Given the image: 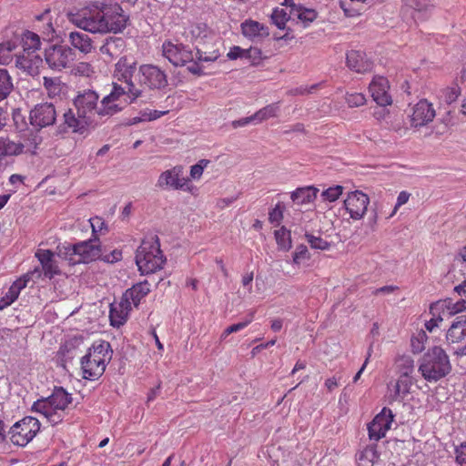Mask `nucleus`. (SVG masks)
<instances>
[{"instance_id":"57","label":"nucleus","mask_w":466,"mask_h":466,"mask_svg":"<svg viewBox=\"0 0 466 466\" xmlns=\"http://www.w3.org/2000/svg\"><path fill=\"white\" fill-rule=\"evenodd\" d=\"M435 316L431 314L432 318L425 323V328L430 332H431L434 328L438 327L439 322L442 321V318L440 316V311H435Z\"/></svg>"},{"instance_id":"11","label":"nucleus","mask_w":466,"mask_h":466,"mask_svg":"<svg viewBox=\"0 0 466 466\" xmlns=\"http://www.w3.org/2000/svg\"><path fill=\"white\" fill-rule=\"evenodd\" d=\"M392 420L393 414L391 410L383 408L372 421L368 424L370 440L378 441L383 438L390 430Z\"/></svg>"},{"instance_id":"35","label":"nucleus","mask_w":466,"mask_h":466,"mask_svg":"<svg viewBox=\"0 0 466 466\" xmlns=\"http://www.w3.org/2000/svg\"><path fill=\"white\" fill-rule=\"evenodd\" d=\"M15 48L16 45L12 41L0 44V65H8L13 61Z\"/></svg>"},{"instance_id":"47","label":"nucleus","mask_w":466,"mask_h":466,"mask_svg":"<svg viewBox=\"0 0 466 466\" xmlns=\"http://www.w3.org/2000/svg\"><path fill=\"white\" fill-rule=\"evenodd\" d=\"M461 94V87L454 84L451 86L447 87L443 91L444 100L448 104H451L452 102L456 101Z\"/></svg>"},{"instance_id":"48","label":"nucleus","mask_w":466,"mask_h":466,"mask_svg":"<svg viewBox=\"0 0 466 466\" xmlns=\"http://www.w3.org/2000/svg\"><path fill=\"white\" fill-rule=\"evenodd\" d=\"M125 85H126L125 86H121L117 84H114L111 93L107 96L116 100H119L122 96L127 95V97L128 99H130V97L128 96V92H127V84H125ZM124 104H131V103H130V100H128V101L126 100Z\"/></svg>"},{"instance_id":"5","label":"nucleus","mask_w":466,"mask_h":466,"mask_svg":"<svg viewBox=\"0 0 466 466\" xmlns=\"http://www.w3.org/2000/svg\"><path fill=\"white\" fill-rule=\"evenodd\" d=\"M419 370L427 381L436 382L451 372V364L445 350L434 346L422 356Z\"/></svg>"},{"instance_id":"17","label":"nucleus","mask_w":466,"mask_h":466,"mask_svg":"<svg viewBox=\"0 0 466 466\" xmlns=\"http://www.w3.org/2000/svg\"><path fill=\"white\" fill-rule=\"evenodd\" d=\"M435 116V110L427 100L419 101L412 108L410 124L414 127H420L431 122Z\"/></svg>"},{"instance_id":"24","label":"nucleus","mask_w":466,"mask_h":466,"mask_svg":"<svg viewBox=\"0 0 466 466\" xmlns=\"http://www.w3.org/2000/svg\"><path fill=\"white\" fill-rule=\"evenodd\" d=\"M318 192L319 189L312 186L299 187L291 193V199L298 205L312 203L316 199Z\"/></svg>"},{"instance_id":"23","label":"nucleus","mask_w":466,"mask_h":466,"mask_svg":"<svg viewBox=\"0 0 466 466\" xmlns=\"http://www.w3.org/2000/svg\"><path fill=\"white\" fill-rule=\"evenodd\" d=\"M70 45L84 55L91 53L94 49L93 41L86 33L72 31L68 35Z\"/></svg>"},{"instance_id":"9","label":"nucleus","mask_w":466,"mask_h":466,"mask_svg":"<svg viewBox=\"0 0 466 466\" xmlns=\"http://www.w3.org/2000/svg\"><path fill=\"white\" fill-rule=\"evenodd\" d=\"M57 117V112L53 103H40L35 105L29 113L30 124L36 128L53 126Z\"/></svg>"},{"instance_id":"18","label":"nucleus","mask_w":466,"mask_h":466,"mask_svg":"<svg viewBox=\"0 0 466 466\" xmlns=\"http://www.w3.org/2000/svg\"><path fill=\"white\" fill-rule=\"evenodd\" d=\"M35 257L41 264L44 271V278L49 279L56 275L61 274L57 261L55 259V253L49 249H38L35 252Z\"/></svg>"},{"instance_id":"20","label":"nucleus","mask_w":466,"mask_h":466,"mask_svg":"<svg viewBox=\"0 0 466 466\" xmlns=\"http://www.w3.org/2000/svg\"><path fill=\"white\" fill-rule=\"evenodd\" d=\"M346 60L348 67L357 73L370 72L373 66V63L361 51L351 50L348 52Z\"/></svg>"},{"instance_id":"15","label":"nucleus","mask_w":466,"mask_h":466,"mask_svg":"<svg viewBox=\"0 0 466 466\" xmlns=\"http://www.w3.org/2000/svg\"><path fill=\"white\" fill-rule=\"evenodd\" d=\"M84 357L87 359L91 358L94 362H97V371L101 369H106V364L112 358V350L109 342L104 340L96 341L88 349L87 353Z\"/></svg>"},{"instance_id":"32","label":"nucleus","mask_w":466,"mask_h":466,"mask_svg":"<svg viewBox=\"0 0 466 466\" xmlns=\"http://www.w3.org/2000/svg\"><path fill=\"white\" fill-rule=\"evenodd\" d=\"M279 102L273 103L257 111L253 115V118H255L256 123H260L266 119L276 116L278 112L279 111Z\"/></svg>"},{"instance_id":"27","label":"nucleus","mask_w":466,"mask_h":466,"mask_svg":"<svg viewBox=\"0 0 466 466\" xmlns=\"http://www.w3.org/2000/svg\"><path fill=\"white\" fill-rule=\"evenodd\" d=\"M126 104H122L119 100L111 98L106 96L100 102L99 106V116L100 120L104 116H111L117 112L121 111Z\"/></svg>"},{"instance_id":"6","label":"nucleus","mask_w":466,"mask_h":466,"mask_svg":"<svg viewBox=\"0 0 466 466\" xmlns=\"http://www.w3.org/2000/svg\"><path fill=\"white\" fill-rule=\"evenodd\" d=\"M165 261L157 236L144 239L137 249L136 263L142 275L156 272L162 268Z\"/></svg>"},{"instance_id":"51","label":"nucleus","mask_w":466,"mask_h":466,"mask_svg":"<svg viewBox=\"0 0 466 466\" xmlns=\"http://www.w3.org/2000/svg\"><path fill=\"white\" fill-rule=\"evenodd\" d=\"M44 276V271H43V268H34L33 270L27 272L26 274H25L22 278H20L21 279H26V283L29 281V280H33L34 282H35L36 280L42 279V277Z\"/></svg>"},{"instance_id":"60","label":"nucleus","mask_w":466,"mask_h":466,"mask_svg":"<svg viewBox=\"0 0 466 466\" xmlns=\"http://www.w3.org/2000/svg\"><path fill=\"white\" fill-rule=\"evenodd\" d=\"M41 142L42 137L38 134H31V137L27 138V143L25 147H27L29 150L35 149Z\"/></svg>"},{"instance_id":"22","label":"nucleus","mask_w":466,"mask_h":466,"mask_svg":"<svg viewBox=\"0 0 466 466\" xmlns=\"http://www.w3.org/2000/svg\"><path fill=\"white\" fill-rule=\"evenodd\" d=\"M466 339V315L458 316L449 328L446 339L449 343H459Z\"/></svg>"},{"instance_id":"29","label":"nucleus","mask_w":466,"mask_h":466,"mask_svg":"<svg viewBox=\"0 0 466 466\" xmlns=\"http://www.w3.org/2000/svg\"><path fill=\"white\" fill-rule=\"evenodd\" d=\"M97 362H94L91 358H81V369L83 371V378L86 380H96L100 378L105 372L106 369H101L99 371L96 370Z\"/></svg>"},{"instance_id":"19","label":"nucleus","mask_w":466,"mask_h":466,"mask_svg":"<svg viewBox=\"0 0 466 466\" xmlns=\"http://www.w3.org/2000/svg\"><path fill=\"white\" fill-rule=\"evenodd\" d=\"M42 64V57L36 54L23 53L22 55L15 56V66L29 76L38 75Z\"/></svg>"},{"instance_id":"34","label":"nucleus","mask_w":466,"mask_h":466,"mask_svg":"<svg viewBox=\"0 0 466 466\" xmlns=\"http://www.w3.org/2000/svg\"><path fill=\"white\" fill-rule=\"evenodd\" d=\"M128 315L127 314V311H123L116 304H111L110 306V312H109V319L110 323L113 327L119 328L120 326L124 325L127 319Z\"/></svg>"},{"instance_id":"16","label":"nucleus","mask_w":466,"mask_h":466,"mask_svg":"<svg viewBox=\"0 0 466 466\" xmlns=\"http://www.w3.org/2000/svg\"><path fill=\"white\" fill-rule=\"evenodd\" d=\"M389 81L383 76H375L370 84L369 89L373 100L380 106H386L392 103L389 95Z\"/></svg>"},{"instance_id":"26","label":"nucleus","mask_w":466,"mask_h":466,"mask_svg":"<svg viewBox=\"0 0 466 466\" xmlns=\"http://www.w3.org/2000/svg\"><path fill=\"white\" fill-rule=\"evenodd\" d=\"M25 145L20 142L11 140L9 137H0V159L6 157L20 155L23 152Z\"/></svg>"},{"instance_id":"4","label":"nucleus","mask_w":466,"mask_h":466,"mask_svg":"<svg viewBox=\"0 0 466 466\" xmlns=\"http://www.w3.org/2000/svg\"><path fill=\"white\" fill-rule=\"evenodd\" d=\"M101 246L98 238L79 241L75 244L57 246L56 255L74 266L89 263L101 258Z\"/></svg>"},{"instance_id":"8","label":"nucleus","mask_w":466,"mask_h":466,"mask_svg":"<svg viewBox=\"0 0 466 466\" xmlns=\"http://www.w3.org/2000/svg\"><path fill=\"white\" fill-rule=\"evenodd\" d=\"M76 58V54L68 46L52 45L45 50V61L54 71L68 68Z\"/></svg>"},{"instance_id":"37","label":"nucleus","mask_w":466,"mask_h":466,"mask_svg":"<svg viewBox=\"0 0 466 466\" xmlns=\"http://www.w3.org/2000/svg\"><path fill=\"white\" fill-rule=\"evenodd\" d=\"M396 363L400 375L410 376L414 370V360L410 356L400 357Z\"/></svg>"},{"instance_id":"42","label":"nucleus","mask_w":466,"mask_h":466,"mask_svg":"<svg viewBox=\"0 0 466 466\" xmlns=\"http://www.w3.org/2000/svg\"><path fill=\"white\" fill-rule=\"evenodd\" d=\"M292 15H289L285 10L276 8L274 9L271 19L273 24L279 29H284L286 23L289 21Z\"/></svg>"},{"instance_id":"43","label":"nucleus","mask_w":466,"mask_h":466,"mask_svg":"<svg viewBox=\"0 0 466 466\" xmlns=\"http://www.w3.org/2000/svg\"><path fill=\"white\" fill-rule=\"evenodd\" d=\"M305 238L309 244L310 245V247L315 249L326 250L330 246V244L328 241L324 240L320 237H315L311 234L307 233L305 235Z\"/></svg>"},{"instance_id":"10","label":"nucleus","mask_w":466,"mask_h":466,"mask_svg":"<svg viewBox=\"0 0 466 466\" xmlns=\"http://www.w3.org/2000/svg\"><path fill=\"white\" fill-rule=\"evenodd\" d=\"M183 167L175 166L162 172L157 181V187L162 189L187 190L189 179L183 176Z\"/></svg>"},{"instance_id":"55","label":"nucleus","mask_w":466,"mask_h":466,"mask_svg":"<svg viewBox=\"0 0 466 466\" xmlns=\"http://www.w3.org/2000/svg\"><path fill=\"white\" fill-rule=\"evenodd\" d=\"M283 218V211L279 205H277L270 212L268 219L271 223L279 224Z\"/></svg>"},{"instance_id":"58","label":"nucleus","mask_w":466,"mask_h":466,"mask_svg":"<svg viewBox=\"0 0 466 466\" xmlns=\"http://www.w3.org/2000/svg\"><path fill=\"white\" fill-rule=\"evenodd\" d=\"M189 65L187 66V69L188 72L195 76H201L203 74L202 66L199 65V61L196 58V56H193L192 62H188Z\"/></svg>"},{"instance_id":"36","label":"nucleus","mask_w":466,"mask_h":466,"mask_svg":"<svg viewBox=\"0 0 466 466\" xmlns=\"http://www.w3.org/2000/svg\"><path fill=\"white\" fill-rule=\"evenodd\" d=\"M35 412H39L43 414L47 420L52 423L53 425H56L59 422H61L64 419V411L62 410H56V409H51V408H46L45 410H33Z\"/></svg>"},{"instance_id":"50","label":"nucleus","mask_w":466,"mask_h":466,"mask_svg":"<svg viewBox=\"0 0 466 466\" xmlns=\"http://www.w3.org/2000/svg\"><path fill=\"white\" fill-rule=\"evenodd\" d=\"M122 258V252L118 249H114L109 254L103 255L101 252V258L99 259L106 263H114L119 261Z\"/></svg>"},{"instance_id":"49","label":"nucleus","mask_w":466,"mask_h":466,"mask_svg":"<svg viewBox=\"0 0 466 466\" xmlns=\"http://www.w3.org/2000/svg\"><path fill=\"white\" fill-rule=\"evenodd\" d=\"M347 104L350 107L363 106L366 103V97L361 93L349 94L346 97Z\"/></svg>"},{"instance_id":"30","label":"nucleus","mask_w":466,"mask_h":466,"mask_svg":"<svg viewBox=\"0 0 466 466\" xmlns=\"http://www.w3.org/2000/svg\"><path fill=\"white\" fill-rule=\"evenodd\" d=\"M23 53L35 54L40 49L41 41L37 34L26 31L22 36Z\"/></svg>"},{"instance_id":"12","label":"nucleus","mask_w":466,"mask_h":466,"mask_svg":"<svg viewBox=\"0 0 466 466\" xmlns=\"http://www.w3.org/2000/svg\"><path fill=\"white\" fill-rule=\"evenodd\" d=\"M72 400L71 394L67 393L62 387L55 388L52 395L48 398L37 400L34 402L32 410H45V407H48L65 410Z\"/></svg>"},{"instance_id":"64","label":"nucleus","mask_w":466,"mask_h":466,"mask_svg":"<svg viewBox=\"0 0 466 466\" xmlns=\"http://www.w3.org/2000/svg\"><path fill=\"white\" fill-rule=\"evenodd\" d=\"M456 460L459 463L466 462V444H461L456 448Z\"/></svg>"},{"instance_id":"41","label":"nucleus","mask_w":466,"mask_h":466,"mask_svg":"<svg viewBox=\"0 0 466 466\" xmlns=\"http://www.w3.org/2000/svg\"><path fill=\"white\" fill-rule=\"evenodd\" d=\"M26 287V279H18L15 280L8 289V291L5 293V298L9 300V302H14L18 298L21 290Z\"/></svg>"},{"instance_id":"62","label":"nucleus","mask_w":466,"mask_h":466,"mask_svg":"<svg viewBox=\"0 0 466 466\" xmlns=\"http://www.w3.org/2000/svg\"><path fill=\"white\" fill-rule=\"evenodd\" d=\"M410 193L406 192V191H401L399 196H398V198H397V203L395 205V208H394V210L393 212L390 214V217H392L396 210L398 209L399 207L406 204L410 198Z\"/></svg>"},{"instance_id":"56","label":"nucleus","mask_w":466,"mask_h":466,"mask_svg":"<svg viewBox=\"0 0 466 466\" xmlns=\"http://www.w3.org/2000/svg\"><path fill=\"white\" fill-rule=\"evenodd\" d=\"M316 85H312L309 87L301 86L289 90L288 94L290 96H304L306 94L311 93L312 90L316 88Z\"/></svg>"},{"instance_id":"45","label":"nucleus","mask_w":466,"mask_h":466,"mask_svg":"<svg viewBox=\"0 0 466 466\" xmlns=\"http://www.w3.org/2000/svg\"><path fill=\"white\" fill-rule=\"evenodd\" d=\"M342 191L343 187L341 186L330 187L321 193V197L324 200L334 202L339 198V196L342 194Z\"/></svg>"},{"instance_id":"53","label":"nucleus","mask_w":466,"mask_h":466,"mask_svg":"<svg viewBox=\"0 0 466 466\" xmlns=\"http://www.w3.org/2000/svg\"><path fill=\"white\" fill-rule=\"evenodd\" d=\"M308 248L305 245H299L297 247L294 252L293 261L296 264H299L301 260L307 258Z\"/></svg>"},{"instance_id":"63","label":"nucleus","mask_w":466,"mask_h":466,"mask_svg":"<svg viewBox=\"0 0 466 466\" xmlns=\"http://www.w3.org/2000/svg\"><path fill=\"white\" fill-rule=\"evenodd\" d=\"M244 49L240 46H235L230 48L229 52L228 53V57L230 60H236L238 58H243Z\"/></svg>"},{"instance_id":"1","label":"nucleus","mask_w":466,"mask_h":466,"mask_svg":"<svg viewBox=\"0 0 466 466\" xmlns=\"http://www.w3.org/2000/svg\"><path fill=\"white\" fill-rule=\"evenodd\" d=\"M69 21L80 29L93 34L121 32L127 16L122 7L111 0H96L68 14Z\"/></svg>"},{"instance_id":"14","label":"nucleus","mask_w":466,"mask_h":466,"mask_svg":"<svg viewBox=\"0 0 466 466\" xmlns=\"http://www.w3.org/2000/svg\"><path fill=\"white\" fill-rule=\"evenodd\" d=\"M370 198L361 191L350 192L344 200V206L353 219H360L367 211Z\"/></svg>"},{"instance_id":"54","label":"nucleus","mask_w":466,"mask_h":466,"mask_svg":"<svg viewBox=\"0 0 466 466\" xmlns=\"http://www.w3.org/2000/svg\"><path fill=\"white\" fill-rule=\"evenodd\" d=\"M75 73L80 76H88L91 73H93L92 66L88 63L80 62L75 67Z\"/></svg>"},{"instance_id":"25","label":"nucleus","mask_w":466,"mask_h":466,"mask_svg":"<svg viewBox=\"0 0 466 466\" xmlns=\"http://www.w3.org/2000/svg\"><path fill=\"white\" fill-rule=\"evenodd\" d=\"M465 300L461 299L457 302H452L451 299L443 302L438 301L430 307V313L435 316V311L447 309L449 315H455L465 309Z\"/></svg>"},{"instance_id":"52","label":"nucleus","mask_w":466,"mask_h":466,"mask_svg":"<svg viewBox=\"0 0 466 466\" xmlns=\"http://www.w3.org/2000/svg\"><path fill=\"white\" fill-rule=\"evenodd\" d=\"M13 120L16 129L22 131L24 127L26 126V122L25 121V116L22 115L20 109H15L13 112Z\"/></svg>"},{"instance_id":"31","label":"nucleus","mask_w":466,"mask_h":466,"mask_svg":"<svg viewBox=\"0 0 466 466\" xmlns=\"http://www.w3.org/2000/svg\"><path fill=\"white\" fill-rule=\"evenodd\" d=\"M220 56L218 49L208 50L198 42L196 45V58L199 62H214Z\"/></svg>"},{"instance_id":"59","label":"nucleus","mask_w":466,"mask_h":466,"mask_svg":"<svg viewBox=\"0 0 466 466\" xmlns=\"http://www.w3.org/2000/svg\"><path fill=\"white\" fill-rule=\"evenodd\" d=\"M132 300L129 299V297H127V291L123 294L121 300L116 306H118L123 311H127V314L128 315L129 312L132 309Z\"/></svg>"},{"instance_id":"46","label":"nucleus","mask_w":466,"mask_h":466,"mask_svg":"<svg viewBox=\"0 0 466 466\" xmlns=\"http://www.w3.org/2000/svg\"><path fill=\"white\" fill-rule=\"evenodd\" d=\"M210 163L208 159H200L197 164L190 167V177L192 179H198L201 177L204 169Z\"/></svg>"},{"instance_id":"3","label":"nucleus","mask_w":466,"mask_h":466,"mask_svg":"<svg viewBox=\"0 0 466 466\" xmlns=\"http://www.w3.org/2000/svg\"><path fill=\"white\" fill-rule=\"evenodd\" d=\"M99 96L93 90H84L74 99L76 110L69 108L63 114V123L58 127V133L69 130L79 135H86L100 123Z\"/></svg>"},{"instance_id":"7","label":"nucleus","mask_w":466,"mask_h":466,"mask_svg":"<svg viewBox=\"0 0 466 466\" xmlns=\"http://www.w3.org/2000/svg\"><path fill=\"white\" fill-rule=\"evenodd\" d=\"M39 430V420L34 417L27 416L15 422L10 428L8 434L13 444L25 447L35 438Z\"/></svg>"},{"instance_id":"33","label":"nucleus","mask_w":466,"mask_h":466,"mask_svg":"<svg viewBox=\"0 0 466 466\" xmlns=\"http://www.w3.org/2000/svg\"><path fill=\"white\" fill-rule=\"evenodd\" d=\"M290 15L297 16L298 19L305 23V25H308L317 18V13L315 10L304 8L300 5L290 9Z\"/></svg>"},{"instance_id":"21","label":"nucleus","mask_w":466,"mask_h":466,"mask_svg":"<svg viewBox=\"0 0 466 466\" xmlns=\"http://www.w3.org/2000/svg\"><path fill=\"white\" fill-rule=\"evenodd\" d=\"M241 31L244 36L252 41L262 40L269 35L268 28L263 24L254 20H247L241 24Z\"/></svg>"},{"instance_id":"2","label":"nucleus","mask_w":466,"mask_h":466,"mask_svg":"<svg viewBox=\"0 0 466 466\" xmlns=\"http://www.w3.org/2000/svg\"><path fill=\"white\" fill-rule=\"evenodd\" d=\"M114 77L127 85L130 103H134L144 93V88L161 90L167 85V76L164 70L152 64H144L137 67L133 58L121 57L115 65Z\"/></svg>"},{"instance_id":"61","label":"nucleus","mask_w":466,"mask_h":466,"mask_svg":"<svg viewBox=\"0 0 466 466\" xmlns=\"http://www.w3.org/2000/svg\"><path fill=\"white\" fill-rule=\"evenodd\" d=\"M252 319L253 317L251 316L250 318L244 321L230 325L229 327H228V331L234 333L245 329L252 321Z\"/></svg>"},{"instance_id":"39","label":"nucleus","mask_w":466,"mask_h":466,"mask_svg":"<svg viewBox=\"0 0 466 466\" xmlns=\"http://www.w3.org/2000/svg\"><path fill=\"white\" fill-rule=\"evenodd\" d=\"M43 86L50 97H55L61 92V81L59 78L45 76Z\"/></svg>"},{"instance_id":"40","label":"nucleus","mask_w":466,"mask_h":466,"mask_svg":"<svg viewBox=\"0 0 466 466\" xmlns=\"http://www.w3.org/2000/svg\"><path fill=\"white\" fill-rule=\"evenodd\" d=\"M276 241L279 248L289 250L291 248L290 232L286 228H281L275 231Z\"/></svg>"},{"instance_id":"44","label":"nucleus","mask_w":466,"mask_h":466,"mask_svg":"<svg viewBox=\"0 0 466 466\" xmlns=\"http://www.w3.org/2000/svg\"><path fill=\"white\" fill-rule=\"evenodd\" d=\"M90 226L92 228V238H98L97 233L107 231V227L102 218L95 217L89 219Z\"/></svg>"},{"instance_id":"13","label":"nucleus","mask_w":466,"mask_h":466,"mask_svg":"<svg viewBox=\"0 0 466 466\" xmlns=\"http://www.w3.org/2000/svg\"><path fill=\"white\" fill-rule=\"evenodd\" d=\"M162 52L163 56L175 66H183L193 60L192 51L182 44L165 42Z\"/></svg>"},{"instance_id":"28","label":"nucleus","mask_w":466,"mask_h":466,"mask_svg":"<svg viewBox=\"0 0 466 466\" xmlns=\"http://www.w3.org/2000/svg\"><path fill=\"white\" fill-rule=\"evenodd\" d=\"M126 291L127 297L131 299L133 306L137 308L138 307L141 299L149 293L150 287L147 281H143L134 285Z\"/></svg>"},{"instance_id":"38","label":"nucleus","mask_w":466,"mask_h":466,"mask_svg":"<svg viewBox=\"0 0 466 466\" xmlns=\"http://www.w3.org/2000/svg\"><path fill=\"white\" fill-rule=\"evenodd\" d=\"M411 384L410 376L400 375L395 386V396L403 398L410 392Z\"/></svg>"}]
</instances>
